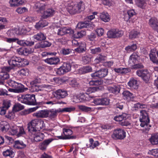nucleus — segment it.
<instances>
[{
	"label": "nucleus",
	"instance_id": "23",
	"mask_svg": "<svg viewBox=\"0 0 158 158\" xmlns=\"http://www.w3.org/2000/svg\"><path fill=\"white\" fill-rule=\"evenodd\" d=\"M86 50V45L84 42H80L77 48L74 49L75 52L79 53H83Z\"/></svg>",
	"mask_w": 158,
	"mask_h": 158
},
{
	"label": "nucleus",
	"instance_id": "34",
	"mask_svg": "<svg viewBox=\"0 0 158 158\" xmlns=\"http://www.w3.org/2000/svg\"><path fill=\"white\" fill-rule=\"evenodd\" d=\"M26 145L21 140H17L14 142V147L17 149H23L26 148Z\"/></svg>",
	"mask_w": 158,
	"mask_h": 158
},
{
	"label": "nucleus",
	"instance_id": "6",
	"mask_svg": "<svg viewBox=\"0 0 158 158\" xmlns=\"http://www.w3.org/2000/svg\"><path fill=\"white\" fill-rule=\"evenodd\" d=\"M126 136L125 131L121 129H117L114 130L111 135L112 138L114 139L122 140Z\"/></svg>",
	"mask_w": 158,
	"mask_h": 158
},
{
	"label": "nucleus",
	"instance_id": "38",
	"mask_svg": "<svg viewBox=\"0 0 158 158\" xmlns=\"http://www.w3.org/2000/svg\"><path fill=\"white\" fill-rule=\"evenodd\" d=\"M149 140L152 145L158 144V134L152 135Z\"/></svg>",
	"mask_w": 158,
	"mask_h": 158
},
{
	"label": "nucleus",
	"instance_id": "26",
	"mask_svg": "<svg viewBox=\"0 0 158 158\" xmlns=\"http://www.w3.org/2000/svg\"><path fill=\"white\" fill-rule=\"evenodd\" d=\"M45 61L50 64H56L60 61V60L58 57L54 56L48 58L45 60Z\"/></svg>",
	"mask_w": 158,
	"mask_h": 158
},
{
	"label": "nucleus",
	"instance_id": "33",
	"mask_svg": "<svg viewBox=\"0 0 158 158\" xmlns=\"http://www.w3.org/2000/svg\"><path fill=\"white\" fill-rule=\"evenodd\" d=\"M127 114L123 113L121 114L116 115L114 117V119L117 122L122 121L127 118Z\"/></svg>",
	"mask_w": 158,
	"mask_h": 158
},
{
	"label": "nucleus",
	"instance_id": "43",
	"mask_svg": "<svg viewBox=\"0 0 158 158\" xmlns=\"http://www.w3.org/2000/svg\"><path fill=\"white\" fill-rule=\"evenodd\" d=\"M3 155L5 157L9 156L11 158L14 156V152L11 149H7L3 152Z\"/></svg>",
	"mask_w": 158,
	"mask_h": 158
},
{
	"label": "nucleus",
	"instance_id": "3",
	"mask_svg": "<svg viewBox=\"0 0 158 158\" xmlns=\"http://www.w3.org/2000/svg\"><path fill=\"white\" fill-rule=\"evenodd\" d=\"M27 129L29 132H35V131L40 130L45 126L44 122L41 120L35 119L32 120L27 124Z\"/></svg>",
	"mask_w": 158,
	"mask_h": 158
},
{
	"label": "nucleus",
	"instance_id": "2",
	"mask_svg": "<svg viewBox=\"0 0 158 158\" xmlns=\"http://www.w3.org/2000/svg\"><path fill=\"white\" fill-rule=\"evenodd\" d=\"M26 59H22L16 56H13L8 60L10 66L12 68L19 67L28 64V63Z\"/></svg>",
	"mask_w": 158,
	"mask_h": 158
},
{
	"label": "nucleus",
	"instance_id": "37",
	"mask_svg": "<svg viewBox=\"0 0 158 158\" xmlns=\"http://www.w3.org/2000/svg\"><path fill=\"white\" fill-rule=\"evenodd\" d=\"M34 39L38 41H42L46 39V36L44 34L40 32L34 35L33 37Z\"/></svg>",
	"mask_w": 158,
	"mask_h": 158
},
{
	"label": "nucleus",
	"instance_id": "24",
	"mask_svg": "<svg viewBox=\"0 0 158 158\" xmlns=\"http://www.w3.org/2000/svg\"><path fill=\"white\" fill-rule=\"evenodd\" d=\"M33 7L36 11L40 13L43 11L46 8V5L39 2H37L34 5Z\"/></svg>",
	"mask_w": 158,
	"mask_h": 158
},
{
	"label": "nucleus",
	"instance_id": "52",
	"mask_svg": "<svg viewBox=\"0 0 158 158\" xmlns=\"http://www.w3.org/2000/svg\"><path fill=\"white\" fill-rule=\"evenodd\" d=\"M106 56L102 54L99 55L94 60V62L96 63H99L101 61L105 60Z\"/></svg>",
	"mask_w": 158,
	"mask_h": 158
},
{
	"label": "nucleus",
	"instance_id": "49",
	"mask_svg": "<svg viewBox=\"0 0 158 158\" xmlns=\"http://www.w3.org/2000/svg\"><path fill=\"white\" fill-rule=\"evenodd\" d=\"M103 83L101 79L100 80H91L89 82V84L91 85L98 86L102 84Z\"/></svg>",
	"mask_w": 158,
	"mask_h": 158
},
{
	"label": "nucleus",
	"instance_id": "16",
	"mask_svg": "<svg viewBox=\"0 0 158 158\" xmlns=\"http://www.w3.org/2000/svg\"><path fill=\"white\" fill-rule=\"evenodd\" d=\"M55 93L56 98L58 99L64 98L68 95L67 91L64 89H58L55 91Z\"/></svg>",
	"mask_w": 158,
	"mask_h": 158
},
{
	"label": "nucleus",
	"instance_id": "29",
	"mask_svg": "<svg viewBox=\"0 0 158 158\" xmlns=\"http://www.w3.org/2000/svg\"><path fill=\"white\" fill-rule=\"evenodd\" d=\"M127 85L131 88L137 89L138 88V83L137 80L133 78H131L127 83Z\"/></svg>",
	"mask_w": 158,
	"mask_h": 158
},
{
	"label": "nucleus",
	"instance_id": "54",
	"mask_svg": "<svg viewBox=\"0 0 158 158\" xmlns=\"http://www.w3.org/2000/svg\"><path fill=\"white\" fill-rule=\"evenodd\" d=\"M91 56L90 55H86L82 57V60L85 64L89 63L91 61Z\"/></svg>",
	"mask_w": 158,
	"mask_h": 158
},
{
	"label": "nucleus",
	"instance_id": "25",
	"mask_svg": "<svg viewBox=\"0 0 158 158\" xmlns=\"http://www.w3.org/2000/svg\"><path fill=\"white\" fill-rule=\"evenodd\" d=\"M63 133L66 137H68L67 139H73L76 138V136H71L73 132V131L70 129L67 128H64L63 129Z\"/></svg>",
	"mask_w": 158,
	"mask_h": 158
},
{
	"label": "nucleus",
	"instance_id": "46",
	"mask_svg": "<svg viewBox=\"0 0 158 158\" xmlns=\"http://www.w3.org/2000/svg\"><path fill=\"white\" fill-rule=\"evenodd\" d=\"M137 49V46L135 44H133L131 45H128L125 48V50L127 52H133Z\"/></svg>",
	"mask_w": 158,
	"mask_h": 158
},
{
	"label": "nucleus",
	"instance_id": "60",
	"mask_svg": "<svg viewBox=\"0 0 158 158\" xmlns=\"http://www.w3.org/2000/svg\"><path fill=\"white\" fill-rule=\"evenodd\" d=\"M16 12L19 14H22L27 11V9L25 7H19L16 10Z\"/></svg>",
	"mask_w": 158,
	"mask_h": 158
},
{
	"label": "nucleus",
	"instance_id": "13",
	"mask_svg": "<svg viewBox=\"0 0 158 158\" xmlns=\"http://www.w3.org/2000/svg\"><path fill=\"white\" fill-rule=\"evenodd\" d=\"M7 84L9 86L15 88L17 90L19 91L20 92L22 91L23 90L20 89V88H22L23 86L20 83L15 82V81L11 80H9L6 81Z\"/></svg>",
	"mask_w": 158,
	"mask_h": 158
},
{
	"label": "nucleus",
	"instance_id": "41",
	"mask_svg": "<svg viewBox=\"0 0 158 158\" xmlns=\"http://www.w3.org/2000/svg\"><path fill=\"white\" fill-rule=\"evenodd\" d=\"M140 32L135 30H132L129 33V37L130 39H133L138 37Z\"/></svg>",
	"mask_w": 158,
	"mask_h": 158
},
{
	"label": "nucleus",
	"instance_id": "32",
	"mask_svg": "<svg viewBox=\"0 0 158 158\" xmlns=\"http://www.w3.org/2000/svg\"><path fill=\"white\" fill-rule=\"evenodd\" d=\"M10 125L6 121L2 122L0 124V130L3 132H6L9 130Z\"/></svg>",
	"mask_w": 158,
	"mask_h": 158
},
{
	"label": "nucleus",
	"instance_id": "55",
	"mask_svg": "<svg viewBox=\"0 0 158 158\" xmlns=\"http://www.w3.org/2000/svg\"><path fill=\"white\" fill-rule=\"evenodd\" d=\"M11 101L9 100H6L3 102L2 107L7 110L11 105Z\"/></svg>",
	"mask_w": 158,
	"mask_h": 158
},
{
	"label": "nucleus",
	"instance_id": "4",
	"mask_svg": "<svg viewBox=\"0 0 158 158\" xmlns=\"http://www.w3.org/2000/svg\"><path fill=\"white\" fill-rule=\"evenodd\" d=\"M84 9V4L82 1H80L74 5L73 3L69 4L67 8L68 11L71 14L80 13Z\"/></svg>",
	"mask_w": 158,
	"mask_h": 158
},
{
	"label": "nucleus",
	"instance_id": "40",
	"mask_svg": "<svg viewBox=\"0 0 158 158\" xmlns=\"http://www.w3.org/2000/svg\"><path fill=\"white\" fill-rule=\"evenodd\" d=\"M157 55L156 52V53L151 51L149 54L150 58L151 60L154 63L158 64V58L156 56Z\"/></svg>",
	"mask_w": 158,
	"mask_h": 158
},
{
	"label": "nucleus",
	"instance_id": "56",
	"mask_svg": "<svg viewBox=\"0 0 158 158\" xmlns=\"http://www.w3.org/2000/svg\"><path fill=\"white\" fill-rule=\"evenodd\" d=\"M60 112H71L75 110V108L74 107H66L64 108H59Z\"/></svg>",
	"mask_w": 158,
	"mask_h": 158
},
{
	"label": "nucleus",
	"instance_id": "9",
	"mask_svg": "<svg viewBox=\"0 0 158 158\" xmlns=\"http://www.w3.org/2000/svg\"><path fill=\"white\" fill-rule=\"evenodd\" d=\"M136 74L146 83L148 82L150 77L149 72L146 69L138 70L136 71Z\"/></svg>",
	"mask_w": 158,
	"mask_h": 158
},
{
	"label": "nucleus",
	"instance_id": "59",
	"mask_svg": "<svg viewBox=\"0 0 158 158\" xmlns=\"http://www.w3.org/2000/svg\"><path fill=\"white\" fill-rule=\"evenodd\" d=\"M90 53L93 54H95L100 52L101 49L99 47L96 48H90Z\"/></svg>",
	"mask_w": 158,
	"mask_h": 158
},
{
	"label": "nucleus",
	"instance_id": "14",
	"mask_svg": "<svg viewBox=\"0 0 158 158\" xmlns=\"http://www.w3.org/2000/svg\"><path fill=\"white\" fill-rule=\"evenodd\" d=\"M5 40L9 43L13 42H16L18 44L23 46H25V40H19L18 38H6Z\"/></svg>",
	"mask_w": 158,
	"mask_h": 158
},
{
	"label": "nucleus",
	"instance_id": "10",
	"mask_svg": "<svg viewBox=\"0 0 158 158\" xmlns=\"http://www.w3.org/2000/svg\"><path fill=\"white\" fill-rule=\"evenodd\" d=\"M40 130L35 131V132H29V135L32 137L35 142H38L42 140L44 138V134L39 132Z\"/></svg>",
	"mask_w": 158,
	"mask_h": 158
},
{
	"label": "nucleus",
	"instance_id": "21",
	"mask_svg": "<svg viewBox=\"0 0 158 158\" xmlns=\"http://www.w3.org/2000/svg\"><path fill=\"white\" fill-rule=\"evenodd\" d=\"M55 13V10L54 9L52 8L48 9L44 12L42 18L44 19H47L52 16Z\"/></svg>",
	"mask_w": 158,
	"mask_h": 158
},
{
	"label": "nucleus",
	"instance_id": "18",
	"mask_svg": "<svg viewBox=\"0 0 158 158\" xmlns=\"http://www.w3.org/2000/svg\"><path fill=\"white\" fill-rule=\"evenodd\" d=\"M40 105H44L46 104L49 106H52L56 104H66L65 103L62 102L56 101L51 99H46L44 101H42L38 103Z\"/></svg>",
	"mask_w": 158,
	"mask_h": 158
},
{
	"label": "nucleus",
	"instance_id": "28",
	"mask_svg": "<svg viewBox=\"0 0 158 158\" xmlns=\"http://www.w3.org/2000/svg\"><path fill=\"white\" fill-rule=\"evenodd\" d=\"M99 17L102 21L105 22H108L110 20V16L106 12H103L100 13Z\"/></svg>",
	"mask_w": 158,
	"mask_h": 158
},
{
	"label": "nucleus",
	"instance_id": "17",
	"mask_svg": "<svg viewBox=\"0 0 158 158\" xmlns=\"http://www.w3.org/2000/svg\"><path fill=\"white\" fill-rule=\"evenodd\" d=\"M60 112L59 108L58 109H54L47 110V117L51 119L54 118L57 116V113Z\"/></svg>",
	"mask_w": 158,
	"mask_h": 158
},
{
	"label": "nucleus",
	"instance_id": "7",
	"mask_svg": "<svg viewBox=\"0 0 158 158\" xmlns=\"http://www.w3.org/2000/svg\"><path fill=\"white\" fill-rule=\"evenodd\" d=\"M8 132L12 135H16L18 137L25 134L23 127H18L16 126L10 128Z\"/></svg>",
	"mask_w": 158,
	"mask_h": 158
},
{
	"label": "nucleus",
	"instance_id": "8",
	"mask_svg": "<svg viewBox=\"0 0 158 158\" xmlns=\"http://www.w3.org/2000/svg\"><path fill=\"white\" fill-rule=\"evenodd\" d=\"M136 74L146 83L148 82L150 77L149 72L146 69L138 70L136 71Z\"/></svg>",
	"mask_w": 158,
	"mask_h": 158
},
{
	"label": "nucleus",
	"instance_id": "36",
	"mask_svg": "<svg viewBox=\"0 0 158 158\" xmlns=\"http://www.w3.org/2000/svg\"><path fill=\"white\" fill-rule=\"evenodd\" d=\"M137 6L142 9L145 8L147 5V0H135Z\"/></svg>",
	"mask_w": 158,
	"mask_h": 158
},
{
	"label": "nucleus",
	"instance_id": "61",
	"mask_svg": "<svg viewBox=\"0 0 158 158\" xmlns=\"http://www.w3.org/2000/svg\"><path fill=\"white\" fill-rule=\"evenodd\" d=\"M101 105H107L109 104L110 100L107 98H101Z\"/></svg>",
	"mask_w": 158,
	"mask_h": 158
},
{
	"label": "nucleus",
	"instance_id": "62",
	"mask_svg": "<svg viewBox=\"0 0 158 158\" xmlns=\"http://www.w3.org/2000/svg\"><path fill=\"white\" fill-rule=\"evenodd\" d=\"M69 81V84L73 87L77 86L78 85V83L75 79H74L72 80H70Z\"/></svg>",
	"mask_w": 158,
	"mask_h": 158
},
{
	"label": "nucleus",
	"instance_id": "63",
	"mask_svg": "<svg viewBox=\"0 0 158 158\" xmlns=\"http://www.w3.org/2000/svg\"><path fill=\"white\" fill-rule=\"evenodd\" d=\"M35 20V18L33 16H28L24 20L25 22L28 23H31L34 22Z\"/></svg>",
	"mask_w": 158,
	"mask_h": 158
},
{
	"label": "nucleus",
	"instance_id": "45",
	"mask_svg": "<svg viewBox=\"0 0 158 158\" xmlns=\"http://www.w3.org/2000/svg\"><path fill=\"white\" fill-rule=\"evenodd\" d=\"M116 32V29H113L109 30L107 33L108 37L109 38H115Z\"/></svg>",
	"mask_w": 158,
	"mask_h": 158
},
{
	"label": "nucleus",
	"instance_id": "44",
	"mask_svg": "<svg viewBox=\"0 0 158 158\" xmlns=\"http://www.w3.org/2000/svg\"><path fill=\"white\" fill-rule=\"evenodd\" d=\"M24 106L19 103H16L13 106L12 110L13 111L16 112L24 109Z\"/></svg>",
	"mask_w": 158,
	"mask_h": 158
},
{
	"label": "nucleus",
	"instance_id": "12",
	"mask_svg": "<svg viewBox=\"0 0 158 158\" xmlns=\"http://www.w3.org/2000/svg\"><path fill=\"white\" fill-rule=\"evenodd\" d=\"M74 31L70 28L67 27H64L58 29L57 31V35H58L62 36L66 34H73Z\"/></svg>",
	"mask_w": 158,
	"mask_h": 158
},
{
	"label": "nucleus",
	"instance_id": "47",
	"mask_svg": "<svg viewBox=\"0 0 158 158\" xmlns=\"http://www.w3.org/2000/svg\"><path fill=\"white\" fill-rule=\"evenodd\" d=\"M62 66L65 73L68 72L71 70V65L69 63L64 62Z\"/></svg>",
	"mask_w": 158,
	"mask_h": 158
},
{
	"label": "nucleus",
	"instance_id": "64",
	"mask_svg": "<svg viewBox=\"0 0 158 158\" xmlns=\"http://www.w3.org/2000/svg\"><path fill=\"white\" fill-rule=\"evenodd\" d=\"M116 38L120 37L123 34V32L122 31L118 29H116Z\"/></svg>",
	"mask_w": 158,
	"mask_h": 158
},
{
	"label": "nucleus",
	"instance_id": "19",
	"mask_svg": "<svg viewBox=\"0 0 158 158\" xmlns=\"http://www.w3.org/2000/svg\"><path fill=\"white\" fill-rule=\"evenodd\" d=\"M123 99L127 101H132L134 98V94L128 90H125L122 93Z\"/></svg>",
	"mask_w": 158,
	"mask_h": 158
},
{
	"label": "nucleus",
	"instance_id": "31",
	"mask_svg": "<svg viewBox=\"0 0 158 158\" xmlns=\"http://www.w3.org/2000/svg\"><path fill=\"white\" fill-rule=\"evenodd\" d=\"M9 78V75L6 72H0V81L2 82L1 85H4V81Z\"/></svg>",
	"mask_w": 158,
	"mask_h": 158
},
{
	"label": "nucleus",
	"instance_id": "27",
	"mask_svg": "<svg viewBox=\"0 0 158 158\" xmlns=\"http://www.w3.org/2000/svg\"><path fill=\"white\" fill-rule=\"evenodd\" d=\"M47 110H39L33 114L34 116H36L37 118H47Z\"/></svg>",
	"mask_w": 158,
	"mask_h": 158
},
{
	"label": "nucleus",
	"instance_id": "5",
	"mask_svg": "<svg viewBox=\"0 0 158 158\" xmlns=\"http://www.w3.org/2000/svg\"><path fill=\"white\" fill-rule=\"evenodd\" d=\"M139 120L141 122L140 126L142 127L147 126L149 123L150 119L148 113L145 110L140 111Z\"/></svg>",
	"mask_w": 158,
	"mask_h": 158
},
{
	"label": "nucleus",
	"instance_id": "22",
	"mask_svg": "<svg viewBox=\"0 0 158 158\" xmlns=\"http://www.w3.org/2000/svg\"><path fill=\"white\" fill-rule=\"evenodd\" d=\"M149 24L154 30L158 32V21L155 18H151L149 20Z\"/></svg>",
	"mask_w": 158,
	"mask_h": 158
},
{
	"label": "nucleus",
	"instance_id": "48",
	"mask_svg": "<svg viewBox=\"0 0 158 158\" xmlns=\"http://www.w3.org/2000/svg\"><path fill=\"white\" fill-rule=\"evenodd\" d=\"M52 44L49 42L47 41H44L43 42H42L40 45V46L39 44V46H38L37 45L35 46V47H37V48H39L40 47L42 48H44L46 47H48L51 46Z\"/></svg>",
	"mask_w": 158,
	"mask_h": 158
},
{
	"label": "nucleus",
	"instance_id": "50",
	"mask_svg": "<svg viewBox=\"0 0 158 158\" xmlns=\"http://www.w3.org/2000/svg\"><path fill=\"white\" fill-rule=\"evenodd\" d=\"M134 107L135 108V110L139 108L143 109L147 107V105L145 104H142L140 102H138L134 105Z\"/></svg>",
	"mask_w": 158,
	"mask_h": 158
},
{
	"label": "nucleus",
	"instance_id": "57",
	"mask_svg": "<svg viewBox=\"0 0 158 158\" xmlns=\"http://www.w3.org/2000/svg\"><path fill=\"white\" fill-rule=\"evenodd\" d=\"M79 107L80 110L85 112H88L91 110V107H88L84 106H80Z\"/></svg>",
	"mask_w": 158,
	"mask_h": 158
},
{
	"label": "nucleus",
	"instance_id": "1",
	"mask_svg": "<svg viewBox=\"0 0 158 158\" xmlns=\"http://www.w3.org/2000/svg\"><path fill=\"white\" fill-rule=\"evenodd\" d=\"M34 94H19L17 97L18 100L21 103L30 105L36 104Z\"/></svg>",
	"mask_w": 158,
	"mask_h": 158
},
{
	"label": "nucleus",
	"instance_id": "20",
	"mask_svg": "<svg viewBox=\"0 0 158 158\" xmlns=\"http://www.w3.org/2000/svg\"><path fill=\"white\" fill-rule=\"evenodd\" d=\"M107 89L110 93L115 94L119 93L120 90V86L116 84L113 85L111 86H109L107 87Z\"/></svg>",
	"mask_w": 158,
	"mask_h": 158
},
{
	"label": "nucleus",
	"instance_id": "11",
	"mask_svg": "<svg viewBox=\"0 0 158 158\" xmlns=\"http://www.w3.org/2000/svg\"><path fill=\"white\" fill-rule=\"evenodd\" d=\"M108 73V69H100L98 71L92 73L91 76L93 78L98 77L101 78L106 76L107 75Z\"/></svg>",
	"mask_w": 158,
	"mask_h": 158
},
{
	"label": "nucleus",
	"instance_id": "53",
	"mask_svg": "<svg viewBox=\"0 0 158 158\" xmlns=\"http://www.w3.org/2000/svg\"><path fill=\"white\" fill-rule=\"evenodd\" d=\"M55 71L57 74L59 75H61L65 73L62 66L59 68L55 69Z\"/></svg>",
	"mask_w": 158,
	"mask_h": 158
},
{
	"label": "nucleus",
	"instance_id": "15",
	"mask_svg": "<svg viewBox=\"0 0 158 158\" xmlns=\"http://www.w3.org/2000/svg\"><path fill=\"white\" fill-rule=\"evenodd\" d=\"M53 140V139L52 138H49L44 140L39 143V148L41 150H46L48 146Z\"/></svg>",
	"mask_w": 158,
	"mask_h": 158
},
{
	"label": "nucleus",
	"instance_id": "39",
	"mask_svg": "<svg viewBox=\"0 0 158 158\" xmlns=\"http://www.w3.org/2000/svg\"><path fill=\"white\" fill-rule=\"evenodd\" d=\"M22 0H10L9 4L11 7L18 6L23 3Z\"/></svg>",
	"mask_w": 158,
	"mask_h": 158
},
{
	"label": "nucleus",
	"instance_id": "58",
	"mask_svg": "<svg viewBox=\"0 0 158 158\" xmlns=\"http://www.w3.org/2000/svg\"><path fill=\"white\" fill-rule=\"evenodd\" d=\"M148 154L152 155L155 157H158V149H153L148 152Z\"/></svg>",
	"mask_w": 158,
	"mask_h": 158
},
{
	"label": "nucleus",
	"instance_id": "35",
	"mask_svg": "<svg viewBox=\"0 0 158 158\" xmlns=\"http://www.w3.org/2000/svg\"><path fill=\"white\" fill-rule=\"evenodd\" d=\"M48 23L45 20H41L36 23L35 27L37 29H40L47 26Z\"/></svg>",
	"mask_w": 158,
	"mask_h": 158
},
{
	"label": "nucleus",
	"instance_id": "51",
	"mask_svg": "<svg viewBox=\"0 0 158 158\" xmlns=\"http://www.w3.org/2000/svg\"><path fill=\"white\" fill-rule=\"evenodd\" d=\"M18 73L21 76H27L29 74V70L27 69H22L18 72Z\"/></svg>",
	"mask_w": 158,
	"mask_h": 158
},
{
	"label": "nucleus",
	"instance_id": "30",
	"mask_svg": "<svg viewBox=\"0 0 158 158\" xmlns=\"http://www.w3.org/2000/svg\"><path fill=\"white\" fill-rule=\"evenodd\" d=\"M90 23L91 22L89 21L79 22L77 25V27L80 29L84 28H89L91 26Z\"/></svg>",
	"mask_w": 158,
	"mask_h": 158
},
{
	"label": "nucleus",
	"instance_id": "42",
	"mask_svg": "<svg viewBox=\"0 0 158 158\" xmlns=\"http://www.w3.org/2000/svg\"><path fill=\"white\" fill-rule=\"evenodd\" d=\"M92 68L90 66H84L80 69V71H81L82 73H85L92 71Z\"/></svg>",
	"mask_w": 158,
	"mask_h": 158
}]
</instances>
